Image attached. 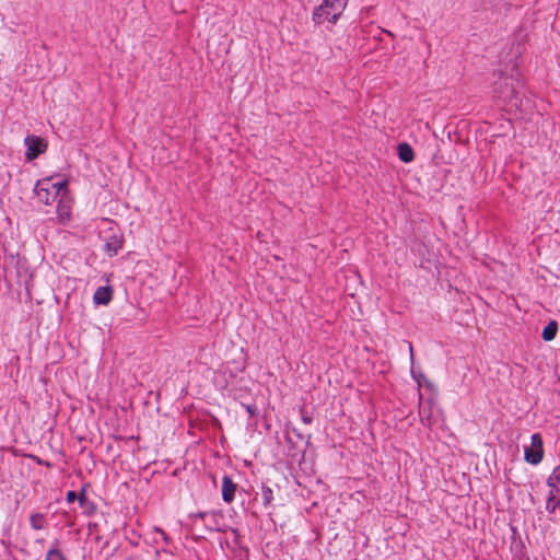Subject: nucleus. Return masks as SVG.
<instances>
[{"label": "nucleus", "mask_w": 560, "mask_h": 560, "mask_svg": "<svg viewBox=\"0 0 560 560\" xmlns=\"http://www.w3.org/2000/svg\"><path fill=\"white\" fill-rule=\"evenodd\" d=\"M67 189V180L52 183L50 178H43L36 183L34 192L38 201L44 205H51Z\"/></svg>", "instance_id": "nucleus-2"}, {"label": "nucleus", "mask_w": 560, "mask_h": 560, "mask_svg": "<svg viewBox=\"0 0 560 560\" xmlns=\"http://www.w3.org/2000/svg\"><path fill=\"white\" fill-rule=\"evenodd\" d=\"M72 200L68 189L62 192L57 205V215L60 222L65 223L71 219Z\"/></svg>", "instance_id": "nucleus-5"}, {"label": "nucleus", "mask_w": 560, "mask_h": 560, "mask_svg": "<svg viewBox=\"0 0 560 560\" xmlns=\"http://www.w3.org/2000/svg\"><path fill=\"white\" fill-rule=\"evenodd\" d=\"M199 517L205 518L206 525L211 530L223 532L225 530V525L223 524V515L219 512L211 513H199Z\"/></svg>", "instance_id": "nucleus-6"}, {"label": "nucleus", "mask_w": 560, "mask_h": 560, "mask_svg": "<svg viewBox=\"0 0 560 560\" xmlns=\"http://www.w3.org/2000/svg\"><path fill=\"white\" fill-rule=\"evenodd\" d=\"M113 298V292L109 287H100L96 289L93 295V301L98 305H107Z\"/></svg>", "instance_id": "nucleus-8"}, {"label": "nucleus", "mask_w": 560, "mask_h": 560, "mask_svg": "<svg viewBox=\"0 0 560 560\" xmlns=\"http://www.w3.org/2000/svg\"><path fill=\"white\" fill-rule=\"evenodd\" d=\"M558 331V324L556 320H551L545 326L541 337L545 341H551L555 339Z\"/></svg>", "instance_id": "nucleus-11"}, {"label": "nucleus", "mask_w": 560, "mask_h": 560, "mask_svg": "<svg viewBox=\"0 0 560 560\" xmlns=\"http://www.w3.org/2000/svg\"><path fill=\"white\" fill-rule=\"evenodd\" d=\"M237 486L229 476L222 478V499L226 503H231L234 500Z\"/></svg>", "instance_id": "nucleus-7"}, {"label": "nucleus", "mask_w": 560, "mask_h": 560, "mask_svg": "<svg viewBox=\"0 0 560 560\" xmlns=\"http://www.w3.org/2000/svg\"><path fill=\"white\" fill-rule=\"evenodd\" d=\"M501 85L504 86V89H502L499 92V97L504 100V101L512 100L515 96V93H516L515 88L513 85V80L509 79V78H505V79H503V82H502Z\"/></svg>", "instance_id": "nucleus-9"}, {"label": "nucleus", "mask_w": 560, "mask_h": 560, "mask_svg": "<svg viewBox=\"0 0 560 560\" xmlns=\"http://www.w3.org/2000/svg\"><path fill=\"white\" fill-rule=\"evenodd\" d=\"M105 247L106 252L109 253L110 256H113L117 254L121 245L119 241H115L114 243H106Z\"/></svg>", "instance_id": "nucleus-15"}, {"label": "nucleus", "mask_w": 560, "mask_h": 560, "mask_svg": "<svg viewBox=\"0 0 560 560\" xmlns=\"http://www.w3.org/2000/svg\"><path fill=\"white\" fill-rule=\"evenodd\" d=\"M397 153L398 158L405 163H409L415 159L413 150L408 143H399L397 147Z\"/></svg>", "instance_id": "nucleus-10"}, {"label": "nucleus", "mask_w": 560, "mask_h": 560, "mask_svg": "<svg viewBox=\"0 0 560 560\" xmlns=\"http://www.w3.org/2000/svg\"><path fill=\"white\" fill-rule=\"evenodd\" d=\"M409 352H410V361H411V364H413V348H412V345L409 343Z\"/></svg>", "instance_id": "nucleus-18"}, {"label": "nucleus", "mask_w": 560, "mask_h": 560, "mask_svg": "<svg viewBox=\"0 0 560 560\" xmlns=\"http://www.w3.org/2000/svg\"><path fill=\"white\" fill-rule=\"evenodd\" d=\"M24 142L27 148L25 155L28 161L36 159L40 153L45 152L47 148L46 142L36 136H27Z\"/></svg>", "instance_id": "nucleus-4"}, {"label": "nucleus", "mask_w": 560, "mask_h": 560, "mask_svg": "<svg viewBox=\"0 0 560 560\" xmlns=\"http://www.w3.org/2000/svg\"><path fill=\"white\" fill-rule=\"evenodd\" d=\"M32 528L42 529L44 527L45 518L42 514H33L30 517Z\"/></svg>", "instance_id": "nucleus-13"}, {"label": "nucleus", "mask_w": 560, "mask_h": 560, "mask_svg": "<svg viewBox=\"0 0 560 560\" xmlns=\"http://www.w3.org/2000/svg\"><path fill=\"white\" fill-rule=\"evenodd\" d=\"M547 485L549 490H558L560 491V465L555 467L551 475L547 480Z\"/></svg>", "instance_id": "nucleus-12"}, {"label": "nucleus", "mask_w": 560, "mask_h": 560, "mask_svg": "<svg viewBox=\"0 0 560 560\" xmlns=\"http://www.w3.org/2000/svg\"><path fill=\"white\" fill-rule=\"evenodd\" d=\"M75 499H77V493H75L74 491H69V492L67 493V501H68L69 503L74 502V500H75Z\"/></svg>", "instance_id": "nucleus-16"}, {"label": "nucleus", "mask_w": 560, "mask_h": 560, "mask_svg": "<svg viewBox=\"0 0 560 560\" xmlns=\"http://www.w3.org/2000/svg\"><path fill=\"white\" fill-rule=\"evenodd\" d=\"M542 438L539 433H534L530 438V445L525 447V460L532 465H537L542 460Z\"/></svg>", "instance_id": "nucleus-3"}, {"label": "nucleus", "mask_w": 560, "mask_h": 560, "mask_svg": "<svg viewBox=\"0 0 560 560\" xmlns=\"http://www.w3.org/2000/svg\"><path fill=\"white\" fill-rule=\"evenodd\" d=\"M45 560H66L61 551L57 548H51L47 551Z\"/></svg>", "instance_id": "nucleus-14"}, {"label": "nucleus", "mask_w": 560, "mask_h": 560, "mask_svg": "<svg viewBox=\"0 0 560 560\" xmlns=\"http://www.w3.org/2000/svg\"><path fill=\"white\" fill-rule=\"evenodd\" d=\"M497 0H488L489 3L495 2Z\"/></svg>", "instance_id": "nucleus-19"}, {"label": "nucleus", "mask_w": 560, "mask_h": 560, "mask_svg": "<svg viewBox=\"0 0 560 560\" xmlns=\"http://www.w3.org/2000/svg\"><path fill=\"white\" fill-rule=\"evenodd\" d=\"M348 0H323L313 11V21L316 24L325 22L336 23L345 11Z\"/></svg>", "instance_id": "nucleus-1"}, {"label": "nucleus", "mask_w": 560, "mask_h": 560, "mask_svg": "<svg viewBox=\"0 0 560 560\" xmlns=\"http://www.w3.org/2000/svg\"><path fill=\"white\" fill-rule=\"evenodd\" d=\"M155 530H156V533H158V534H160V535H161V537H162V539H163L164 541H167V535H166L162 529L156 528Z\"/></svg>", "instance_id": "nucleus-17"}]
</instances>
